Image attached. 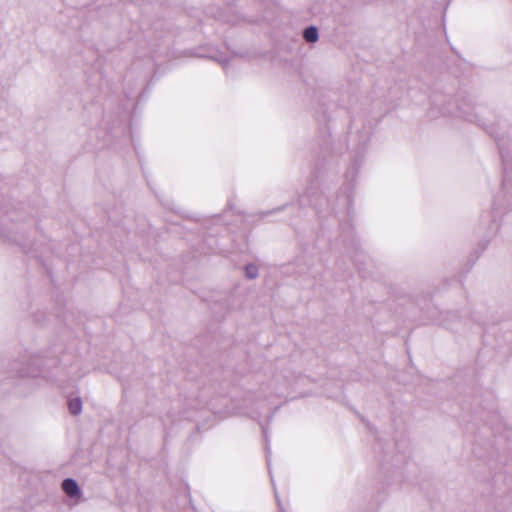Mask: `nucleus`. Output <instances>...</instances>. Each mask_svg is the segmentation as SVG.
<instances>
[{"mask_svg":"<svg viewBox=\"0 0 512 512\" xmlns=\"http://www.w3.org/2000/svg\"><path fill=\"white\" fill-rule=\"evenodd\" d=\"M62 489L69 497L72 498L77 497L80 494L79 487L73 479H65L62 483Z\"/></svg>","mask_w":512,"mask_h":512,"instance_id":"1","label":"nucleus"},{"mask_svg":"<svg viewBox=\"0 0 512 512\" xmlns=\"http://www.w3.org/2000/svg\"><path fill=\"white\" fill-rule=\"evenodd\" d=\"M303 36L307 42H315L318 39V31L315 27H309L305 29Z\"/></svg>","mask_w":512,"mask_h":512,"instance_id":"2","label":"nucleus"},{"mask_svg":"<svg viewBox=\"0 0 512 512\" xmlns=\"http://www.w3.org/2000/svg\"><path fill=\"white\" fill-rule=\"evenodd\" d=\"M68 407L72 414H79L82 408L81 400L79 398L71 399L68 403Z\"/></svg>","mask_w":512,"mask_h":512,"instance_id":"3","label":"nucleus"},{"mask_svg":"<svg viewBox=\"0 0 512 512\" xmlns=\"http://www.w3.org/2000/svg\"><path fill=\"white\" fill-rule=\"evenodd\" d=\"M246 274L249 278H254L257 275V268L254 265H248L246 267Z\"/></svg>","mask_w":512,"mask_h":512,"instance_id":"4","label":"nucleus"}]
</instances>
